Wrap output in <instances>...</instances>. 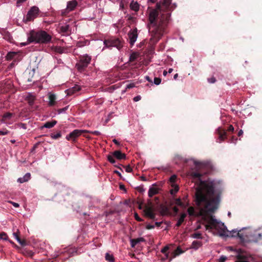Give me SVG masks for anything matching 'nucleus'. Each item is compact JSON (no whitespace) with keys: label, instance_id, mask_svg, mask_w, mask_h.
Segmentation results:
<instances>
[{"label":"nucleus","instance_id":"nucleus-46","mask_svg":"<svg viewBox=\"0 0 262 262\" xmlns=\"http://www.w3.org/2000/svg\"><path fill=\"white\" fill-rule=\"evenodd\" d=\"M208 81L210 83H213L215 82V79L214 78H211L208 79Z\"/></svg>","mask_w":262,"mask_h":262},{"label":"nucleus","instance_id":"nucleus-39","mask_svg":"<svg viewBox=\"0 0 262 262\" xmlns=\"http://www.w3.org/2000/svg\"><path fill=\"white\" fill-rule=\"evenodd\" d=\"M176 178H177V177L175 175H173L170 178L169 181H170V182L171 183V184H175L174 182L176 180Z\"/></svg>","mask_w":262,"mask_h":262},{"label":"nucleus","instance_id":"nucleus-35","mask_svg":"<svg viewBox=\"0 0 262 262\" xmlns=\"http://www.w3.org/2000/svg\"><path fill=\"white\" fill-rule=\"evenodd\" d=\"M13 236L15 238V239L20 244H21V241L19 237H18V235L16 232H14L13 233Z\"/></svg>","mask_w":262,"mask_h":262},{"label":"nucleus","instance_id":"nucleus-60","mask_svg":"<svg viewBox=\"0 0 262 262\" xmlns=\"http://www.w3.org/2000/svg\"><path fill=\"white\" fill-rule=\"evenodd\" d=\"M177 251H179V253H182V252L181 251V250L180 248H179V247H178V248H177Z\"/></svg>","mask_w":262,"mask_h":262},{"label":"nucleus","instance_id":"nucleus-24","mask_svg":"<svg viewBox=\"0 0 262 262\" xmlns=\"http://www.w3.org/2000/svg\"><path fill=\"white\" fill-rule=\"evenodd\" d=\"M171 187L172 188L170 190V193L172 195L175 194L179 190V187L176 184H171Z\"/></svg>","mask_w":262,"mask_h":262},{"label":"nucleus","instance_id":"nucleus-11","mask_svg":"<svg viewBox=\"0 0 262 262\" xmlns=\"http://www.w3.org/2000/svg\"><path fill=\"white\" fill-rule=\"evenodd\" d=\"M49 101L48 105L50 106H52L56 104V96L54 94L51 92L48 94Z\"/></svg>","mask_w":262,"mask_h":262},{"label":"nucleus","instance_id":"nucleus-42","mask_svg":"<svg viewBox=\"0 0 262 262\" xmlns=\"http://www.w3.org/2000/svg\"><path fill=\"white\" fill-rule=\"evenodd\" d=\"M135 87V84L134 83H129V84H127L126 85V89H131V88H133Z\"/></svg>","mask_w":262,"mask_h":262},{"label":"nucleus","instance_id":"nucleus-58","mask_svg":"<svg viewBox=\"0 0 262 262\" xmlns=\"http://www.w3.org/2000/svg\"><path fill=\"white\" fill-rule=\"evenodd\" d=\"M146 79L147 80H148L149 82H151V80L150 79L149 77L148 76H146Z\"/></svg>","mask_w":262,"mask_h":262},{"label":"nucleus","instance_id":"nucleus-31","mask_svg":"<svg viewBox=\"0 0 262 262\" xmlns=\"http://www.w3.org/2000/svg\"><path fill=\"white\" fill-rule=\"evenodd\" d=\"M12 116V114L10 113H6L4 115L2 121H5L7 119H10Z\"/></svg>","mask_w":262,"mask_h":262},{"label":"nucleus","instance_id":"nucleus-38","mask_svg":"<svg viewBox=\"0 0 262 262\" xmlns=\"http://www.w3.org/2000/svg\"><path fill=\"white\" fill-rule=\"evenodd\" d=\"M226 259L227 257L226 256L222 255L217 262H225Z\"/></svg>","mask_w":262,"mask_h":262},{"label":"nucleus","instance_id":"nucleus-54","mask_svg":"<svg viewBox=\"0 0 262 262\" xmlns=\"http://www.w3.org/2000/svg\"><path fill=\"white\" fill-rule=\"evenodd\" d=\"M26 0H17V4L25 2Z\"/></svg>","mask_w":262,"mask_h":262},{"label":"nucleus","instance_id":"nucleus-4","mask_svg":"<svg viewBox=\"0 0 262 262\" xmlns=\"http://www.w3.org/2000/svg\"><path fill=\"white\" fill-rule=\"evenodd\" d=\"M237 235L243 242H251L262 243V227L259 229V232L252 234L250 232H246L245 235L238 231Z\"/></svg>","mask_w":262,"mask_h":262},{"label":"nucleus","instance_id":"nucleus-16","mask_svg":"<svg viewBox=\"0 0 262 262\" xmlns=\"http://www.w3.org/2000/svg\"><path fill=\"white\" fill-rule=\"evenodd\" d=\"M250 257H247L243 254L237 256V260L235 262H249Z\"/></svg>","mask_w":262,"mask_h":262},{"label":"nucleus","instance_id":"nucleus-19","mask_svg":"<svg viewBox=\"0 0 262 262\" xmlns=\"http://www.w3.org/2000/svg\"><path fill=\"white\" fill-rule=\"evenodd\" d=\"M144 241V240L143 237H140L136 239H131L130 241L131 247L134 248L137 244L143 242Z\"/></svg>","mask_w":262,"mask_h":262},{"label":"nucleus","instance_id":"nucleus-2","mask_svg":"<svg viewBox=\"0 0 262 262\" xmlns=\"http://www.w3.org/2000/svg\"><path fill=\"white\" fill-rule=\"evenodd\" d=\"M171 0H161L157 4L156 9H152L149 12V30L154 42L158 41L166 33V29L169 23L171 12L175 9V4Z\"/></svg>","mask_w":262,"mask_h":262},{"label":"nucleus","instance_id":"nucleus-34","mask_svg":"<svg viewBox=\"0 0 262 262\" xmlns=\"http://www.w3.org/2000/svg\"><path fill=\"white\" fill-rule=\"evenodd\" d=\"M61 135L60 133H58L56 134L51 135V138L53 139H57L61 137Z\"/></svg>","mask_w":262,"mask_h":262},{"label":"nucleus","instance_id":"nucleus-5","mask_svg":"<svg viewBox=\"0 0 262 262\" xmlns=\"http://www.w3.org/2000/svg\"><path fill=\"white\" fill-rule=\"evenodd\" d=\"M91 60V56L85 54L81 57L79 62L76 64V67L78 71H82L84 68L88 66Z\"/></svg>","mask_w":262,"mask_h":262},{"label":"nucleus","instance_id":"nucleus-3","mask_svg":"<svg viewBox=\"0 0 262 262\" xmlns=\"http://www.w3.org/2000/svg\"><path fill=\"white\" fill-rule=\"evenodd\" d=\"M51 36L45 31L31 30L27 33V40L29 43H47L51 40Z\"/></svg>","mask_w":262,"mask_h":262},{"label":"nucleus","instance_id":"nucleus-30","mask_svg":"<svg viewBox=\"0 0 262 262\" xmlns=\"http://www.w3.org/2000/svg\"><path fill=\"white\" fill-rule=\"evenodd\" d=\"M60 29H61V30L62 32H67L69 31V25H67V24L63 25L61 26Z\"/></svg>","mask_w":262,"mask_h":262},{"label":"nucleus","instance_id":"nucleus-22","mask_svg":"<svg viewBox=\"0 0 262 262\" xmlns=\"http://www.w3.org/2000/svg\"><path fill=\"white\" fill-rule=\"evenodd\" d=\"M202 246V242L194 241L192 242L191 248L195 250L198 249Z\"/></svg>","mask_w":262,"mask_h":262},{"label":"nucleus","instance_id":"nucleus-44","mask_svg":"<svg viewBox=\"0 0 262 262\" xmlns=\"http://www.w3.org/2000/svg\"><path fill=\"white\" fill-rule=\"evenodd\" d=\"M225 135H226V133H225V132L223 133V134L220 133V139L221 141L220 142H221V141H222L224 139V137L225 136Z\"/></svg>","mask_w":262,"mask_h":262},{"label":"nucleus","instance_id":"nucleus-41","mask_svg":"<svg viewBox=\"0 0 262 262\" xmlns=\"http://www.w3.org/2000/svg\"><path fill=\"white\" fill-rule=\"evenodd\" d=\"M125 171L127 172H130L132 171V168L129 165H127L125 167Z\"/></svg>","mask_w":262,"mask_h":262},{"label":"nucleus","instance_id":"nucleus-40","mask_svg":"<svg viewBox=\"0 0 262 262\" xmlns=\"http://www.w3.org/2000/svg\"><path fill=\"white\" fill-rule=\"evenodd\" d=\"M68 106H66L63 108H61L58 110V114H61L64 113L68 110Z\"/></svg>","mask_w":262,"mask_h":262},{"label":"nucleus","instance_id":"nucleus-55","mask_svg":"<svg viewBox=\"0 0 262 262\" xmlns=\"http://www.w3.org/2000/svg\"><path fill=\"white\" fill-rule=\"evenodd\" d=\"M161 224V222H155V225L158 227H159L160 226Z\"/></svg>","mask_w":262,"mask_h":262},{"label":"nucleus","instance_id":"nucleus-36","mask_svg":"<svg viewBox=\"0 0 262 262\" xmlns=\"http://www.w3.org/2000/svg\"><path fill=\"white\" fill-rule=\"evenodd\" d=\"M161 82V80L160 78H157V77H155L154 78V83L156 84V85H159L160 84Z\"/></svg>","mask_w":262,"mask_h":262},{"label":"nucleus","instance_id":"nucleus-7","mask_svg":"<svg viewBox=\"0 0 262 262\" xmlns=\"http://www.w3.org/2000/svg\"><path fill=\"white\" fill-rule=\"evenodd\" d=\"M39 12V8L36 6H33L28 12L26 15V20L31 21L37 17Z\"/></svg>","mask_w":262,"mask_h":262},{"label":"nucleus","instance_id":"nucleus-57","mask_svg":"<svg viewBox=\"0 0 262 262\" xmlns=\"http://www.w3.org/2000/svg\"><path fill=\"white\" fill-rule=\"evenodd\" d=\"M173 71V69L169 68L168 69V71L167 72L168 73L170 74Z\"/></svg>","mask_w":262,"mask_h":262},{"label":"nucleus","instance_id":"nucleus-1","mask_svg":"<svg viewBox=\"0 0 262 262\" xmlns=\"http://www.w3.org/2000/svg\"><path fill=\"white\" fill-rule=\"evenodd\" d=\"M194 168L188 171V175L194 183V201L196 210L193 207L188 208L190 216H201L206 230H216L220 236H229V232L224 223L217 220L215 216L210 215L216 210L220 201L221 189L214 181H203L200 169L203 164L192 160Z\"/></svg>","mask_w":262,"mask_h":262},{"label":"nucleus","instance_id":"nucleus-32","mask_svg":"<svg viewBox=\"0 0 262 262\" xmlns=\"http://www.w3.org/2000/svg\"><path fill=\"white\" fill-rule=\"evenodd\" d=\"M8 239V237L6 233H5V232H2L0 233V239L7 241Z\"/></svg>","mask_w":262,"mask_h":262},{"label":"nucleus","instance_id":"nucleus-25","mask_svg":"<svg viewBox=\"0 0 262 262\" xmlns=\"http://www.w3.org/2000/svg\"><path fill=\"white\" fill-rule=\"evenodd\" d=\"M186 213H184L181 214L180 218L179 219V220L178 221V222H177L176 225L177 226H180L181 225V224L184 221V219L186 217Z\"/></svg>","mask_w":262,"mask_h":262},{"label":"nucleus","instance_id":"nucleus-63","mask_svg":"<svg viewBox=\"0 0 262 262\" xmlns=\"http://www.w3.org/2000/svg\"><path fill=\"white\" fill-rule=\"evenodd\" d=\"M228 215L230 217L231 216V212H228Z\"/></svg>","mask_w":262,"mask_h":262},{"label":"nucleus","instance_id":"nucleus-56","mask_svg":"<svg viewBox=\"0 0 262 262\" xmlns=\"http://www.w3.org/2000/svg\"><path fill=\"white\" fill-rule=\"evenodd\" d=\"M113 142L116 144H119V142H118V141L116 140V139H114L113 140Z\"/></svg>","mask_w":262,"mask_h":262},{"label":"nucleus","instance_id":"nucleus-10","mask_svg":"<svg viewBox=\"0 0 262 262\" xmlns=\"http://www.w3.org/2000/svg\"><path fill=\"white\" fill-rule=\"evenodd\" d=\"M129 43L133 46L137 40L138 36L137 28L131 30L128 33Z\"/></svg>","mask_w":262,"mask_h":262},{"label":"nucleus","instance_id":"nucleus-20","mask_svg":"<svg viewBox=\"0 0 262 262\" xmlns=\"http://www.w3.org/2000/svg\"><path fill=\"white\" fill-rule=\"evenodd\" d=\"M57 123L56 121H52L51 122H46L42 127H45L47 128H51L53 127L55 125H56Z\"/></svg>","mask_w":262,"mask_h":262},{"label":"nucleus","instance_id":"nucleus-50","mask_svg":"<svg viewBox=\"0 0 262 262\" xmlns=\"http://www.w3.org/2000/svg\"><path fill=\"white\" fill-rule=\"evenodd\" d=\"M135 218L138 221H141V219L138 216V214L137 213H135Z\"/></svg>","mask_w":262,"mask_h":262},{"label":"nucleus","instance_id":"nucleus-49","mask_svg":"<svg viewBox=\"0 0 262 262\" xmlns=\"http://www.w3.org/2000/svg\"><path fill=\"white\" fill-rule=\"evenodd\" d=\"M92 133L95 135H100L101 134L99 131L95 130L92 132Z\"/></svg>","mask_w":262,"mask_h":262},{"label":"nucleus","instance_id":"nucleus-47","mask_svg":"<svg viewBox=\"0 0 262 262\" xmlns=\"http://www.w3.org/2000/svg\"><path fill=\"white\" fill-rule=\"evenodd\" d=\"M141 99V97L140 96H136L134 98V100L135 102H137Z\"/></svg>","mask_w":262,"mask_h":262},{"label":"nucleus","instance_id":"nucleus-53","mask_svg":"<svg viewBox=\"0 0 262 262\" xmlns=\"http://www.w3.org/2000/svg\"><path fill=\"white\" fill-rule=\"evenodd\" d=\"M243 134V131L242 130H240L238 133V136H240L242 135Z\"/></svg>","mask_w":262,"mask_h":262},{"label":"nucleus","instance_id":"nucleus-18","mask_svg":"<svg viewBox=\"0 0 262 262\" xmlns=\"http://www.w3.org/2000/svg\"><path fill=\"white\" fill-rule=\"evenodd\" d=\"M80 89H81V88L79 85H76L74 86H73V88L68 90V94L72 95L73 94L75 93L76 92H78L80 90Z\"/></svg>","mask_w":262,"mask_h":262},{"label":"nucleus","instance_id":"nucleus-21","mask_svg":"<svg viewBox=\"0 0 262 262\" xmlns=\"http://www.w3.org/2000/svg\"><path fill=\"white\" fill-rule=\"evenodd\" d=\"M26 100L30 105H33L35 100V97L31 94H29L27 97Z\"/></svg>","mask_w":262,"mask_h":262},{"label":"nucleus","instance_id":"nucleus-15","mask_svg":"<svg viewBox=\"0 0 262 262\" xmlns=\"http://www.w3.org/2000/svg\"><path fill=\"white\" fill-rule=\"evenodd\" d=\"M31 178V174L30 173H26L23 177L19 178L17 179V182L20 183H23L24 182H27L30 180Z\"/></svg>","mask_w":262,"mask_h":262},{"label":"nucleus","instance_id":"nucleus-9","mask_svg":"<svg viewBox=\"0 0 262 262\" xmlns=\"http://www.w3.org/2000/svg\"><path fill=\"white\" fill-rule=\"evenodd\" d=\"M144 215L150 219H155L156 216V214L154 212V209L153 206L151 205H146L144 209Z\"/></svg>","mask_w":262,"mask_h":262},{"label":"nucleus","instance_id":"nucleus-61","mask_svg":"<svg viewBox=\"0 0 262 262\" xmlns=\"http://www.w3.org/2000/svg\"><path fill=\"white\" fill-rule=\"evenodd\" d=\"M167 73L168 72L167 71H164V72H163V75L165 76H166V75L167 74Z\"/></svg>","mask_w":262,"mask_h":262},{"label":"nucleus","instance_id":"nucleus-51","mask_svg":"<svg viewBox=\"0 0 262 262\" xmlns=\"http://www.w3.org/2000/svg\"><path fill=\"white\" fill-rule=\"evenodd\" d=\"M229 130L230 131H233V130H234L233 126L232 125H230V126L229 127Z\"/></svg>","mask_w":262,"mask_h":262},{"label":"nucleus","instance_id":"nucleus-12","mask_svg":"<svg viewBox=\"0 0 262 262\" xmlns=\"http://www.w3.org/2000/svg\"><path fill=\"white\" fill-rule=\"evenodd\" d=\"M159 191V188L156 187V184H152L148 190V194L149 197H152L154 195L158 193Z\"/></svg>","mask_w":262,"mask_h":262},{"label":"nucleus","instance_id":"nucleus-48","mask_svg":"<svg viewBox=\"0 0 262 262\" xmlns=\"http://www.w3.org/2000/svg\"><path fill=\"white\" fill-rule=\"evenodd\" d=\"M155 227V225H147L146 228L148 229H151L154 228Z\"/></svg>","mask_w":262,"mask_h":262},{"label":"nucleus","instance_id":"nucleus-29","mask_svg":"<svg viewBox=\"0 0 262 262\" xmlns=\"http://www.w3.org/2000/svg\"><path fill=\"white\" fill-rule=\"evenodd\" d=\"M191 237L193 238H196V239L202 238L201 233L200 232H196V233H194L191 234Z\"/></svg>","mask_w":262,"mask_h":262},{"label":"nucleus","instance_id":"nucleus-28","mask_svg":"<svg viewBox=\"0 0 262 262\" xmlns=\"http://www.w3.org/2000/svg\"><path fill=\"white\" fill-rule=\"evenodd\" d=\"M105 259L109 262H114V258L113 255L110 254L108 253L105 254Z\"/></svg>","mask_w":262,"mask_h":262},{"label":"nucleus","instance_id":"nucleus-27","mask_svg":"<svg viewBox=\"0 0 262 262\" xmlns=\"http://www.w3.org/2000/svg\"><path fill=\"white\" fill-rule=\"evenodd\" d=\"M139 54L136 52L132 53L129 56V61H134L138 57Z\"/></svg>","mask_w":262,"mask_h":262},{"label":"nucleus","instance_id":"nucleus-14","mask_svg":"<svg viewBox=\"0 0 262 262\" xmlns=\"http://www.w3.org/2000/svg\"><path fill=\"white\" fill-rule=\"evenodd\" d=\"M113 156L118 160L124 159L126 158V156L124 154L122 153L119 150L115 151L113 153Z\"/></svg>","mask_w":262,"mask_h":262},{"label":"nucleus","instance_id":"nucleus-62","mask_svg":"<svg viewBox=\"0 0 262 262\" xmlns=\"http://www.w3.org/2000/svg\"><path fill=\"white\" fill-rule=\"evenodd\" d=\"M10 142L12 143H14L15 142V140H11Z\"/></svg>","mask_w":262,"mask_h":262},{"label":"nucleus","instance_id":"nucleus-59","mask_svg":"<svg viewBox=\"0 0 262 262\" xmlns=\"http://www.w3.org/2000/svg\"><path fill=\"white\" fill-rule=\"evenodd\" d=\"M178 76V74H176L174 75V76H173V78H174V79H176L177 78Z\"/></svg>","mask_w":262,"mask_h":262},{"label":"nucleus","instance_id":"nucleus-52","mask_svg":"<svg viewBox=\"0 0 262 262\" xmlns=\"http://www.w3.org/2000/svg\"><path fill=\"white\" fill-rule=\"evenodd\" d=\"M114 172H115L116 173H117V174H118V176H119V177H121V173H120L119 171H118V170H115Z\"/></svg>","mask_w":262,"mask_h":262},{"label":"nucleus","instance_id":"nucleus-26","mask_svg":"<svg viewBox=\"0 0 262 262\" xmlns=\"http://www.w3.org/2000/svg\"><path fill=\"white\" fill-rule=\"evenodd\" d=\"M17 55V53L15 52H9L7 56L6 59L8 60L12 59L15 56Z\"/></svg>","mask_w":262,"mask_h":262},{"label":"nucleus","instance_id":"nucleus-64","mask_svg":"<svg viewBox=\"0 0 262 262\" xmlns=\"http://www.w3.org/2000/svg\"><path fill=\"white\" fill-rule=\"evenodd\" d=\"M174 211H175L176 212H177V211H178V209H177L176 207H175V208H174Z\"/></svg>","mask_w":262,"mask_h":262},{"label":"nucleus","instance_id":"nucleus-37","mask_svg":"<svg viewBox=\"0 0 262 262\" xmlns=\"http://www.w3.org/2000/svg\"><path fill=\"white\" fill-rule=\"evenodd\" d=\"M169 247L168 246H166L164 247L161 250V252L163 253H165L166 256L167 257L168 254L166 253L167 251L168 250Z\"/></svg>","mask_w":262,"mask_h":262},{"label":"nucleus","instance_id":"nucleus-23","mask_svg":"<svg viewBox=\"0 0 262 262\" xmlns=\"http://www.w3.org/2000/svg\"><path fill=\"white\" fill-rule=\"evenodd\" d=\"M130 7L132 10L137 11L139 9V5L137 2H132L130 4Z\"/></svg>","mask_w":262,"mask_h":262},{"label":"nucleus","instance_id":"nucleus-45","mask_svg":"<svg viewBox=\"0 0 262 262\" xmlns=\"http://www.w3.org/2000/svg\"><path fill=\"white\" fill-rule=\"evenodd\" d=\"M8 133L7 130H0V135H5Z\"/></svg>","mask_w":262,"mask_h":262},{"label":"nucleus","instance_id":"nucleus-17","mask_svg":"<svg viewBox=\"0 0 262 262\" xmlns=\"http://www.w3.org/2000/svg\"><path fill=\"white\" fill-rule=\"evenodd\" d=\"M175 204L182 208H186L188 205V203L185 200L182 202L180 199H177L175 200Z\"/></svg>","mask_w":262,"mask_h":262},{"label":"nucleus","instance_id":"nucleus-13","mask_svg":"<svg viewBox=\"0 0 262 262\" xmlns=\"http://www.w3.org/2000/svg\"><path fill=\"white\" fill-rule=\"evenodd\" d=\"M78 3L76 0H72L67 3V10L68 11H73L77 6Z\"/></svg>","mask_w":262,"mask_h":262},{"label":"nucleus","instance_id":"nucleus-43","mask_svg":"<svg viewBox=\"0 0 262 262\" xmlns=\"http://www.w3.org/2000/svg\"><path fill=\"white\" fill-rule=\"evenodd\" d=\"M10 203H11L14 207L17 208L19 206V205L15 202H13L12 201H9Z\"/></svg>","mask_w":262,"mask_h":262},{"label":"nucleus","instance_id":"nucleus-6","mask_svg":"<svg viewBox=\"0 0 262 262\" xmlns=\"http://www.w3.org/2000/svg\"><path fill=\"white\" fill-rule=\"evenodd\" d=\"M104 48L116 47L118 49H120L122 47L120 40L118 39L105 40L103 41Z\"/></svg>","mask_w":262,"mask_h":262},{"label":"nucleus","instance_id":"nucleus-8","mask_svg":"<svg viewBox=\"0 0 262 262\" xmlns=\"http://www.w3.org/2000/svg\"><path fill=\"white\" fill-rule=\"evenodd\" d=\"M86 132H87L86 130L75 129L66 136V139L68 140L75 141V139L79 137L82 133Z\"/></svg>","mask_w":262,"mask_h":262},{"label":"nucleus","instance_id":"nucleus-33","mask_svg":"<svg viewBox=\"0 0 262 262\" xmlns=\"http://www.w3.org/2000/svg\"><path fill=\"white\" fill-rule=\"evenodd\" d=\"M107 159L111 163H115L116 162V161L114 159V156L113 155H108L107 156Z\"/></svg>","mask_w":262,"mask_h":262}]
</instances>
